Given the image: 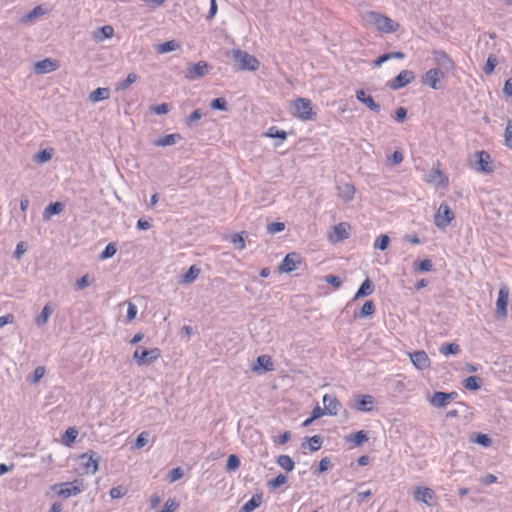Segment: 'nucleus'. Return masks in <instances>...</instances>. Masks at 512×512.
Masks as SVG:
<instances>
[{
	"label": "nucleus",
	"mask_w": 512,
	"mask_h": 512,
	"mask_svg": "<svg viewBox=\"0 0 512 512\" xmlns=\"http://www.w3.org/2000/svg\"><path fill=\"white\" fill-rule=\"evenodd\" d=\"M64 210V204L61 202L50 203L44 210L43 218L50 219L51 216L60 214Z\"/></svg>",
	"instance_id": "nucleus-27"
},
{
	"label": "nucleus",
	"mask_w": 512,
	"mask_h": 512,
	"mask_svg": "<svg viewBox=\"0 0 512 512\" xmlns=\"http://www.w3.org/2000/svg\"><path fill=\"white\" fill-rule=\"evenodd\" d=\"M389 243H390L389 236L384 234L376 239V241L374 243V248L383 251V250L387 249Z\"/></svg>",
	"instance_id": "nucleus-44"
},
{
	"label": "nucleus",
	"mask_w": 512,
	"mask_h": 512,
	"mask_svg": "<svg viewBox=\"0 0 512 512\" xmlns=\"http://www.w3.org/2000/svg\"><path fill=\"white\" fill-rule=\"evenodd\" d=\"M505 145L512 149V120L507 121L506 129L504 132Z\"/></svg>",
	"instance_id": "nucleus-50"
},
{
	"label": "nucleus",
	"mask_w": 512,
	"mask_h": 512,
	"mask_svg": "<svg viewBox=\"0 0 512 512\" xmlns=\"http://www.w3.org/2000/svg\"><path fill=\"white\" fill-rule=\"evenodd\" d=\"M286 482H287V476L284 474H279L273 480H271L268 485L270 488L275 489V488L282 486Z\"/></svg>",
	"instance_id": "nucleus-55"
},
{
	"label": "nucleus",
	"mask_w": 512,
	"mask_h": 512,
	"mask_svg": "<svg viewBox=\"0 0 512 512\" xmlns=\"http://www.w3.org/2000/svg\"><path fill=\"white\" fill-rule=\"evenodd\" d=\"M231 242L238 250H243L245 248V241L241 233L234 234L231 238Z\"/></svg>",
	"instance_id": "nucleus-56"
},
{
	"label": "nucleus",
	"mask_w": 512,
	"mask_h": 512,
	"mask_svg": "<svg viewBox=\"0 0 512 512\" xmlns=\"http://www.w3.org/2000/svg\"><path fill=\"white\" fill-rule=\"evenodd\" d=\"M308 441L310 451H318L323 443V438L320 435H314L312 437L306 438Z\"/></svg>",
	"instance_id": "nucleus-42"
},
{
	"label": "nucleus",
	"mask_w": 512,
	"mask_h": 512,
	"mask_svg": "<svg viewBox=\"0 0 512 512\" xmlns=\"http://www.w3.org/2000/svg\"><path fill=\"white\" fill-rule=\"evenodd\" d=\"M294 115L301 120H313L316 113L313 111L312 102L306 98H298L294 101Z\"/></svg>",
	"instance_id": "nucleus-3"
},
{
	"label": "nucleus",
	"mask_w": 512,
	"mask_h": 512,
	"mask_svg": "<svg viewBox=\"0 0 512 512\" xmlns=\"http://www.w3.org/2000/svg\"><path fill=\"white\" fill-rule=\"evenodd\" d=\"M160 357V350L158 348H153L150 350L144 349L142 352H139V349L133 354V359L138 365L149 364L154 362Z\"/></svg>",
	"instance_id": "nucleus-7"
},
{
	"label": "nucleus",
	"mask_w": 512,
	"mask_h": 512,
	"mask_svg": "<svg viewBox=\"0 0 512 512\" xmlns=\"http://www.w3.org/2000/svg\"><path fill=\"white\" fill-rule=\"evenodd\" d=\"M284 229H285V225L283 222H272V223L268 224V226H267V231L270 234H275V233L281 232Z\"/></svg>",
	"instance_id": "nucleus-57"
},
{
	"label": "nucleus",
	"mask_w": 512,
	"mask_h": 512,
	"mask_svg": "<svg viewBox=\"0 0 512 512\" xmlns=\"http://www.w3.org/2000/svg\"><path fill=\"white\" fill-rule=\"evenodd\" d=\"M126 491L122 486L113 487L109 494L112 499H118L125 495Z\"/></svg>",
	"instance_id": "nucleus-62"
},
{
	"label": "nucleus",
	"mask_w": 512,
	"mask_h": 512,
	"mask_svg": "<svg viewBox=\"0 0 512 512\" xmlns=\"http://www.w3.org/2000/svg\"><path fill=\"white\" fill-rule=\"evenodd\" d=\"M436 495L433 489L429 487H417L414 492V499L417 502H422L427 505H431V502L435 499Z\"/></svg>",
	"instance_id": "nucleus-15"
},
{
	"label": "nucleus",
	"mask_w": 512,
	"mask_h": 512,
	"mask_svg": "<svg viewBox=\"0 0 512 512\" xmlns=\"http://www.w3.org/2000/svg\"><path fill=\"white\" fill-rule=\"evenodd\" d=\"M415 79V74L411 70H402L392 81L388 83V86L392 90L401 89L410 84Z\"/></svg>",
	"instance_id": "nucleus-8"
},
{
	"label": "nucleus",
	"mask_w": 512,
	"mask_h": 512,
	"mask_svg": "<svg viewBox=\"0 0 512 512\" xmlns=\"http://www.w3.org/2000/svg\"><path fill=\"white\" fill-rule=\"evenodd\" d=\"M482 385V380L478 376H469L463 381V386L468 390H478Z\"/></svg>",
	"instance_id": "nucleus-33"
},
{
	"label": "nucleus",
	"mask_w": 512,
	"mask_h": 512,
	"mask_svg": "<svg viewBox=\"0 0 512 512\" xmlns=\"http://www.w3.org/2000/svg\"><path fill=\"white\" fill-rule=\"evenodd\" d=\"M232 56L240 70L256 71L260 66L258 59L246 51L233 49Z\"/></svg>",
	"instance_id": "nucleus-2"
},
{
	"label": "nucleus",
	"mask_w": 512,
	"mask_h": 512,
	"mask_svg": "<svg viewBox=\"0 0 512 512\" xmlns=\"http://www.w3.org/2000/svg\"><path fill=\"white\" fill-rule=\"evenodd\" d=\"M239 466H240V459L235 454H231L228 457L226 469L228 471H235L239 468Z\"/></svg>",
	"instance_id": "nucleus-47"
},
{
	"label": "nucleus",
	"mask_w": 512,
	"mask_h": 512,
	"mask_svg": "<svg viewBox=\"0 0 512 512\" xmlns=\"http://www.w3.org/2000/svg\"><path fill=\"white\" fill-rule=\"evenodd\" d=\"M497 64H498L497 57L495 55H490L487 59L485 66H484V69H483L484 73L491 74L494 71Z\"/></svg>",
	"instance_id": "nucleus-46"
},
{
	"label": "nucleus",
	"mask_w": 512,
	"mask_h": 512,
	"mask_svg": "<svg viewBox=\"0 0 512 512\" xmlns=\"http://www.w3.org/2000/svg\"><path fill=\"white\" fill-rule=\"evenodd\" d=\"M434 60L438 66L437 69H440L443 73L454 69V62L444 51H435Z\"/></svg>",
	"instance_id": "nucleus-13"
},
{
	"label": "nucleus",
	"mask_w": 512,
	"mask_h": 512,
	"mask_svg": "<svg viewBox=\"0 0 512 512\" xmlns=\"http://www.w3.org/2000/svg\"><path fill=\"white\" fill-rule=\"evenodd\" d=\"M109 96L110 91L108 88H97L90 93L89 99L91 102L96 103L108 99Z\"/></svg>",
	"instance_id": "nucleus-29"
},
{
	"label": "nucleus",
	"mask_w": 512,
	"mask_h": 512,
	"mask_svg": "<svg viewBox=\"0 0 512 512\" xmlns=\"http://www.w3.org/2000/svg\"><path fill=\"white\" fill-rule=\"evenodd\" d=\"M170 109L171 107L167 103L151 106V110L157 115L167 114L170 111Z\"/></svg>",
	"instance_id": "nucleus-58"
},
{
	"label": "nucleus",
	"mask_w": 512,
	"mask_h": 512,
	"mask_svg": "<svg viewBox=\"0 0 512 512\" xmlns=\"http://www.w3.org/2000/svg\"><path fill=\"white\" fill-rule=\"evenodd\" d=\"M444 73L440 69H430L422 77V83L433 89H439L440 80Z\"/></svg>",
	"instance_id": "nucleus-10"
},
{
	"label": "nucleus",
	"mask_w": 512,
	"mask_h": 512,
	"mask_svg": "<svg viewBox=\"0 0 512 512\" xmlns=\"http://www.w3.org/2000/svg\"><path fill=\"white\" fill-rule=\"evenodd\" d=\"M325 282L334 286L335 288H340L342 285V281L338 276L329 274L325 277Z\"/></svg>",
	"instance_id": "nucleus-60"
},
{
	"label": "nucleus",
	"mask_w": 512,
	"mask_h": 512,
	"mask_svg": "<svg viewBox=\"0 0 512 512\" xmlns=\"http://www.w3.org/2000/svg\"><path fill=\"white\" fill-rule=\"evenodd\" d=\"M273 370L274 364L270 356L261 355L257 357L256 364L253 366V371L261 373Z\"/></svg>",
	"instance_id": "nucleus-19"
},
{
	"label": "nucleus",
	"mask_w": 512,
	"mask_h": 512,
	"mask_svg": "<svg viewBox=\"0 0 512 512\" xmlns=\"http://www.w3.org/2000/svg\"><path fill=\"white\" fill-rule=\"evenodd\" d=\"M349 225L345 222H341L334 226V238L331 236L332 241H341L349 237Z\"/></svg>",
	"instance_id": "nucleus-23"
},
{
	"label": "nucleus",
	"mask_w": 512,
	"mask_h": 512,
	"mask_svg": "<svg viewBox=\"0 0 512 512\" xmlns=\"http://www.w3.org/2000/svg\"><path fill=\"white\" fill-rule=\"evenodd\" d=\"M375 304L373 301H366L360 309L359 317H368L375 313Z\"/></svg>",
	"instance_id": "nucleus-41"
},
{
	"label": "nucleus",
	"mask_w": 512,
	"mask_h": 512,
	"mask_svg": "<svg viewBox=\"0 0 512 512\" xmlns=\"http://www.w3.org/2000/svg\"><path fill=\"white\" fill-rule=\"evenodd\" d=\"M183 475H184V473H183L182 468L177 467V468L172 469L169 472L168 478H169L170 482H175V481L181 479L183 477Z\"/></svg>",
	"instance_id": "nucleus-59"
},
{
	"label": "nucleus",
	"mask_w": 512,
	"mask_h": 512,
	"mask_svg": "<svg viewBox=\"0 0 512 512\" xmlns=\"http://www.w3.org/2000/svg\"><path fill=\"white\" fill-rule=\"evenodd\" d=\"M179 48V44L175 40L161 43L157 47V51L161 54L168 53Z\"/></svg>",
	"instance_id": "nucleus-40"
},
{
	"label": "nucleus",
	"mask_w": 512,
	"mask_h": 512,
	"mask_svg": "<svg viewBox=\"0 0 512 512\" xmlns=\"http://www.w3.org/2000/svg\"><path fill=\"white\" fill-rule=\"evenodd\" d=\"M374 399L371 395L361 396L355 401L353 407L358 411H371Z\"/></svg>",
	"instance_id": "nucleus-24"
},
{
	"label": "nucleus",
	"mask_w": 512,
	"mask_h": 512,
	"mask_svg": "<svg viewBox=\"0 0 512 512\" xmlns=\"http://www.w3.org/2000/svg\"><path fill=\"white\" fill-rule=\"evenodd\" d=\"M277 463L280 467L285 469L286 471L290 472L294 469V461L291 459L288 455H280L277 458Z\"/></svg>",
	"instance_id": "nucleus-36"
},
{
	"label": "nucleus",
	"mask_w": 512,
	"mask_h": 512,
	"mask_svg": "<svg viewBox=\"0 0 512 512\" xmlns=\"http://www.w3.org/2000/svg\"><path fill=\"white\" fill-rule=\"evenodd\" d=\"M324 409L328 415L335 416L338 414L341 403L333 395L325 394L323 396Z\"/></svg>",
	"instance_id": "nucleus-18"
},
{
	"label": "nucleus",
	"mask_w": 512,
	"mask_h": 512,
	"mask_svg": "<svg viewBox=\"0 0 512 512\" xmlns=\"http://www.w3.org/2000/svg\"><path fill=\"white\" fill-rule=\"evenodd\" d=\"M298 263H300L299 255L297 253H289L280 264L279 270L285 273L292 272L297 268Z\"/></svg>",
	"instance_id": "nucleus-17"
},
{
	"label": "nucleus",
	"mask_w": 512,
	"mask_h": 512,
	"mask_svg": "<svg viewBox=\"0 0 512 512\" xmlns=\"http://www.w3.org/2000/svg\"><path fill=\"white\" fill-rule=\"evenodd\" d=\"M180 139H181V135L178 133H174V134H169L164 137L158 138L154 142V144L156 146H162V147L171 146V145H174L177 142V140H180Z\"/></svg>",
	"instance_id": "nucleus-30"
},
{
	"label": "nucleus",
	"mask_w": 512,
	"mask_h": 512,
	"mask_svg": "<svg viewBox=\"0 0 512 512\" xmlns=\"http://www.w3.org/2000/svg\"><path fill=\"white\" fill-rule=\"evenodd\" d=\"M456 392H435L429 399V403L436 408H444L449 402L453 401L457 397Z\"/></svg>",
	"instance_id": "nucleus-9"
},
{
	"label": "nucleus",
	"mask_w": 512,
	"mask_h": 512,
	"mask_svg": "<svg viewBox=\"0 0 512 512\" xmlns=\"http://www.w3.org/2000/svg\"><path fill=\"white\" fill-rule=\"evenodd\" d=\"M46 13V10L41 6L38 5L34 7L31 11H29L26 15H24L21 19L23 23H27L30 21H33L34 19L43 16Z\"/></svg>",
	"instance_id": "nucleus-31"
},
{
	"label": "nucleus",
	"mask_w": 512,
	"mask_h": 512,
	"mask_svg": "<svg viewBox=\"0 0 512 512\" xmlns=\"http://www.w3.org/2000/svg\"><path fill=\"white\" fill-rule=\"evenodd\" d=\"M409 356H410L411 362L417 369L424 370V369H427L430 367L431 362H430V359L425 351L421 350V351L409 353Z\"/></svg>",
	"instance_id": "nucleus-14"
},
{
	"label": "nucleus",
	"mask_w": 512,
	"mask_h": 512,
	"mask_svg": "<svg viewBox=\"0 0 512 512\" xmlns=\"http://www.w3.org/2000/svg\"><path fill=\"white\" fill-rule=\"evenodd\" d=\"M127 305H128V309H127V316H126V318H127L128 322H131L132 320L135 319V317L137 315V307L132 302H128Z\"/></svg>",
	"instance_id": "nucleus-61"
},
{
	"label": "nucleus",
	"mask_w": 512,
	"mask_h": 512,
	"mask_svg": "<svg viewBox=\"0 0 512 512\" xmlns=\"http://www.w3.org/2000/svg\"><path fill=\"white\" fill-rule=\"evenodd\" d=\"M367 21L383 33H393L399 29V24L396 21L378 12H369L367 14Z\"/></svg>",
	"instance_id": "nucleus-1"
},
{
	"label": "nucleus",
	"mask_w": 512,
	"mask_h": 512,
	"mask_svg": "<svg viewBox=\"0 0 512 512\" xmlns=\"http://www.w3.org/2000/svg\"><path fill=\"white\" fill-rule=\"evenodd\" d=\"M478 157L479 171L484 173L493 172V167L491 165V156L488 152L482 150L476 153Z\"/></svg>",
	"instance_id": "nucleus-21"
},
{
	"label": "nucleus",
	"mask_w": 512,
	"mask_h": 512,
	"mask_svg": "<svg viewBox=\"0 0 512 512\" xmlns=\"http://www.w3.org/2000/svg\"><path fill=\"white\" fill-rule=\"evenodd\" d=\"M263 496L262 494H255L252 498L246 502L240 509L239 512H252L256 508H258L262 503Z\"/></svg>",
	"instance_id": "nucleus-26"
},
{
	"label": "nucleus",
	"mask_w": 512,
	"mask_h": 512,
	"mask_svg": "<svg viewBox=\"0 0 512 512\" xmlns=\"http://www.w3.org/2000/svg\"><path fill=\"white\" fill-rule=\"evenodd\" d=\"M460 350V346L456 343H446L440 347V352L445 356L456 355Z\"/></svg>",
	"instance_id": "nucleus-37"
},
{
	"label": "nucleus",
	"mask_w": 512,
	"mask_h": 512,
	"mask_svg": "<svg viewBox=\"0 0 512 512\" xmlns=\"http://www.w3.org/2000/svg\"><path fill=\"white\" fill-rule=\"evenodd\" d=\"M117 252L116 246L113 243H109L100 255L101 259H108L115 255Z\"/></svg>",
	"instance_id": "nucleus-54"
},
{
	"label": "nucleus",
	"mask_w": 512,
	"mask_h": 512,
	"mask_svg": "<svg viewBox=\"0 0 512 512\" xmlns=\"http://www.w3.org/2000/svg\"><path fill=\"white\" fill-rule=\"evenodd\" d=\"M509 297V289L506 285H503L498 294L496 301V313L501 317L507 316V303Z\"/></svg>",
	"instance_id": "nucleus-12"
},
{
	"label": "nucleus",
	"mask_w": 512,
	"mask_h": 512,
	"mask_svg": "<svg viewBox=\"0 0 512 512\" xmlns=\"http://www.w3.org/2000/svg\"><path fill=\"white\" fill-rule=\"evenodd\" d=\"M266 135L270 138H280L282 140L287 137V133L284 130H279L275 126L270 127Z\"/></svg>",
	"instance_id": "nucleus-53"
},
{
	"label": "nucleus",
	"mask_w": 512,
	"mask_h": 512,
	"mask_svg": "<svg viewBox=\"0 0 512 512\" xmlns=\"http://www.w3.org/2000/svg\"><path fill=\"white\" fill-rule=\"evenodd\" d=\"M90 280L88 275L82 276L80 279L76 282V288L79 290H82L90 285Z\"/></svg>",
	"instance_id": "nucleus-63"
},
{
	"label": "nucleus",
	"mask_w": 512,
	"mask_h": 512,
	"mask_svg": "<svg viewBox=\"0 0 512 512\" xmlns=\"http://www.w3.org/2000/svg\"><path fill=\"white\" fill-rule=\"evenodd\" d=\"M200 274V269L192 265L186 273L182 275V283H192Z\"/></svg>",
	"instance_id": "nucleus-35"
},
{
	"label": "nucleus",
	"mask_w": 512,
	"mask_h": 512,
	"mask_svg": "<svg viewBox=\"0 0 512 512\" xmlns=\"http://www.w3.org/2000/svg\"><path fill=\"white\" fill-rule=\"evenodd\" d=\"M113 27L110 25H105L95 32V39L97 41H103L106 38H110L113 36Z\"/></svg>",
	"instance_id": "nucleus-34"
},
{
	"label": "nucleus",
	"mask_w": 512,
	"mask_h": 512,
	"mask_svg": "<svg viewBox=\"0 0 512 512\" xmlns=\"http://www.w3.org/2000/svg\"><path fill=\"white\" fill-rule=\"evenodd\" d=\"M356 99L366 105L371 111H380V105L376 103L370 95H367L364 90L356 91Z\"/></svg>",
	"instance_id": "nucleus-22"
},
{
	"label": "nucleus",
	"mask_w": 512,
	"mask_h": 512,
	"mask_svg": "<svg viewBox=\"0 0 512 512\" xmlns=\"http://www.w3.org/2000/svg\"><path fill=\"white\" fill-rule=\"evenodd\" d=\"M454 219V212L445 203H441L435 215L434 223L438 228L445 229Z\"/></svg>",
	"instance_id": "nucleus-5"
},
{
	"label": "nucleus",
	"mask_w": 512,
	"mask_h": 512,
	"mask_svg": "<svg viewBox=\"0 0 512 512\" xmlns=\"http://www.w3.org/2000/svg\"><path fill=\"white\" fill-rule=\"evenodd\" d=\"M427 181L445 186L447 185L448 179L440 170L432 169L427 176Z\"/></svg>",
	"instance_id": "nucleus-28"
},
{
	"label": "nucleus",
	"mask_w": 512,
	"mask_h": 512,
	"mask_svg": "<svg viewBox=\"0 0 512 512\" xmlns=\"http://www.w3.org/2000/svg\"><path fill=\"white\" fill-rule=\"evenodd\" d=\"M100 456L89 450L86 453L80 455L79 464L85 474H94L98 471Z\"/></svg>",
	"instance_id": "nucleus-4"
},
{
	"label": "nucleus",
	"mask_w": 512,
	"mask_h": 512,
	"mask_svg": "<svg viewBox=\"0 0 512 512\" xmlns=\"http://www.w3.org/2000/svg\"><path fill=\"white\" fill-rule=\"evenodd\" d=\"M45 375V368L38 366L35 368L33 374L27 378V381L31 384H36Z\"/></svg>",
	"instance_id": "nucleus-43"
},
{
	"label": "nucleus",
	"mask_w": 512,
	"mask_h": 512,
	"mask_svg": "<svg viewBox=\"0 0 512 512\" xmlns=\"http://www.w3.org/2000/svg\"><path fill=\"white\" fill-rule=\"evenodd\" d=\"M149 436H150L149 432H147V431L141 432L136 438L135 447L137 449L144 447L149 442Z\"/></svg>",
	"instance_id": "nucleus-51"
},
{
	"label": "nucleus",
	"mask_w": 512,
	"mask_h": 512,
	"mask_svg": "<svg viewBox=\"0 0 512 512\" xmlns=\"http://www.w3.org/2000/svg\"><path fill=\"white\" fill-rule=\"evenodd\" d=\"M210 70V66L205 61H199L198 63L190 66L187 69L186 78L190 80L199 79L205 76Z\"/></svg>",
	"instance_id": "nucleus-11"
},
{
	"label": "nucleus",
	"mask_w": 512,
	"mask_h": 512,
	"mask_svg": "<svg viewBox=\"0 0 512 512\" xmlns=\"http://www.w3.org/2000/svg\"><path fill=\"white\" fill-rule=\"evenodd\" d=\"M53 313V307L50 304H46L39 316L36 318L35 322L38 326H43L47 323L49 317Z\"/></svg>",
	"instance_id": "nucleus-32"
},
{
	"label": "nucleus",
	"mask_w": 512,
	"mask_h": 512,
	"mask_svg": "<svg viewBox=\"0 0 512 512\" xmlns=\"http://www.w3.org/2000/svg\"><path fill=\"white\" fill-rule=\"evenodd\" d=\"M348 439L353 442L355 446H360L368 440V435L365 431L361 430L351 434Z\"/></svg>",
	"instance_id": "nucleus-39"
},
{
	"label": "nucleus",
	"mask_w": 512,
	"mask_h": 512,
	"mask_svg": "<svg viewBox=\"0 0 512 512\" xmlns=\"http://www.w3.org/2000/svg\"><path fill=\"white\" fill-rule=\"evenodd\" d=\"M413 265L416 270H419L421 272L430 271L433 267V264L429 259H425V260H422L419 262L416 261V262H414Z\"/></svg>",
	"instance_id": "nucleus-49"
},
{
	"label": "nucleus",
	"mask_w": 512,
	"mask_h": 512,
	"mask_svg": "<svg viewBox=\"0 0 512 512\" xmlns=\"http://www.w3.org/2000/svg\"><path fill=\"white\" fill-rule=\"evenodd\" d=\"M59 490L57 491L58 495L63 498H68L70 496H75L81 493L84 489L83 482L79 480H75L73 482H66L58 485Z\"/></svg>",
	"instance_id": "nucleus-6"
},
{
	"label": "nucleus",
	"mask_w": 512,
	"mask_h": 512,
	"mask_svg": "<svg viewBox=\"0 0 512 512\" xmlns=\"http://www.w3.org/2000/svg\"><path fill=\"white\" fill-rule=\"evenodd\" d=\"M52 158L51 150L44 149L34 155V160L38 163L48 162Z\"/></svg>",
	"instance_id": "nucleus-45"
},
{
	"label": "nucleus",
	"mask_w": 512,
	"mask_h": 512,
	"mask_svg": "<svg viewBox=\"0 0 512 512\" xmlns=\"http://www.w3.org/2000/svg\"><path fill=\"white\" fill-rule=\"evenodd\" d=\"M59 64L56 60H52L50 58H46L44 60L38 61L34 64V72L36 74H46L57 70Z\"/></svg>",
	"instance_id": "nucleus-16"
},
{
	"label": "nucleus",
	"mask_w": 512,
	"mask_h": 512,
	"mask_svg": "<svg viewBox=\"0 0 512 512\" xmlns=\"http://www.w3.org/2000/svg\"><path fill=\"white\" fill-rule=\"evenodd\" d=\"M78 435V431L75 428H68L63 437V443L70 445L73 443Z\"/></svg>",
	"instance_id": "nucleus-48"
},
{
	"label": "nucleus",
	"mask_w": 512,
	"mask_h": 512,
	"mask_svg": "<svg viewBox=\"0 0 512 512\" xmlns=\"http://www.w3.org/2000/svg\"><path fill=\"white\" fill-rule=\"evenodd\" d=\"M138 80V76L135 73L128 74L127 78L116 86L117 91H125L129 86Z\"/></svg>",
	"instance_id": "nucleus-38"
},
{
	"label": "nucleus",
	"mask_w": 512,
	"mask_h": 512,
	"mask_svg": "<svg viewBox=\"0 0 512 512\" xmlns=\"http://www.w3.org/2000/svg\"><path fill=\"white\" fill-rule=\"evenodd\" d=\"M374 289V284L369 278H367L359 287L358 291L353 297V300L371 295L374 292Z\"/></svg>",
	"instance_id": "nucleus-25"
},
{
	"label": "nucleus",
	"mask_w": 512,
	"mask_h": 512,
	"mask_svg": "<svg viewBox=\"0 0 512 512\" xmlns=\"http://www.w3.org/2000/svg\"><path fill=\"white\" fill-rule=\"evenodd\" d=\"M337 195L344 202H349L354 198L355 187L350 183H342L337 185Z\"/></svg>",
	"instance_id": "nucleus-20"
},
{
	"label": "nucleus",
	"mask_w": 512,
	"mask_h": 512,
	"mask_svg": "<svg viewBox=\"0 0 512 512\" xmlns=\"http://www.w3.org/2000/svg\"><path fill=\"white\" fill-rule=\"evenodd\" d=\"M212 109L227 111V101L225 98L219 97L212 100L210 103Z\"/></svg>",
	"instance_id": "nucleus-52"
},
{
	"label": "nucleus",
	"mask_w": 512,
	"mask_h": 512,
	"mask_svg": "<svg viewBox=\"0 0 512 512\" xmlns=\"http://www.w3.org/2000/svg\"><path fill=\"white\" fill-rule=\"evenodd\" d=\"M476 443L482 445V446H489L491 444V438L486 434H478L476 438Z\"/></svg>",
	"instance_id": "nucleus-64"
}]
</instances>
